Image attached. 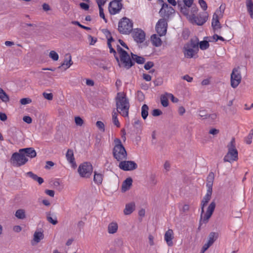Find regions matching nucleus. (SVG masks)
<instances>
[{
	"mask_svg": "<svg viewBox=\"0 0 253 253\" xmlns=\"http://www.w3.org/2000/svg\"><path fill=\"white\" fill-rule=\"evenodd\" d=\"M185 45L189 47L199 50V39L195 37L194 38L191 39L190 41L186 43Z\"/></svg>",
	"mask_w": 253,
	"mask_h": 253,
	"instance_id": "18",
	"label": "nucleus"
},
{
	"mask_svg": "<svg viewBox=\"0 0 253 253\" xmlns=\"http://www.w3.org/2000/svg\"><path fill=\"white\" fill-rule=\"evenodd\" d=\"M235 143V138H232L230 143L228 145V148H233V149H236Z\"/></svg>",
	"mask_w": 253,
	"mask_h": 253,
	"instance_id": "58",
	"label": "nucleus"
},
{
	"mask_svg": "<svg viewBox=\"0 0 253 253\" xmlns=\"http://www.w3.org/2000/svg\"><path fill=\"white\" fill-rule=\"evenodd\" d=\"M199 50L189 47L184 45L183 47V53L184 56L187 58H192L194 57L195 54L198 53Z\"/></svg>",
	"mask_w": 253,
	"mask_h": 253,
	"instance_id": "14",
	"label": "nucleus"
},
{
	"mask_svg": "<svg viewBox=\"0 0 253 253\" xmlns=\"http://www.w3.org/2000/svg\"><path fill=\"white\" fill-rule=\"evenodd\" d=\"M121 50H123V51H125L123 48H122L119 45H117V52H118V53L120 55V57H119L117 55V53L116 54H114V57L115 58V59L116 60L118 64V65L120 67H123L125 69V63H123V62L122 61V53H121Z\"/></svg>",
	"mask_w": 253,
	"mask_h": 253,
	"instance_id": "16",
	"label": "nucleus"
},
{
	"mask_svg": "<svg viewBox=\"0 0 253 253\" xmlns=\"http://www.w3.org/2000/svg\"><path fill=\"white\" fill-rule=\"evenodd\" d=\"M78 171L81 177L88 178L93 171L92 166L89 162H84L79 166Z\"/></svg>",
	"mask_w": 253,
	"mask_h": 253,
	"instance_id": "6",
	"label": "nucleus"
},
{
	"mask_svg": "<svg viewBox=\"0 0 253 253\" xmlns=\"http://www.w3.org/2000/svg\"><path fill=\"white\" fill-rule=\"evenodd\" d=\"M246 6L251 18L253 19V2L252 0H246Z\"/></svg>",
	"mask_w": 253,
	"mask_h": 253,
	"instance_id": "27",
	"label": "nucleus"
},
{
	"mask_svg": "<svg viewBox=\"0 0 253 253\" xmlns=\"http://www.w3.org/2000/svg\"><path fill=\"white\" fill-rule=\"evenodd\" d=\"M166 95H168L170 96V99L172 102L176 103L178 101V99L177 98L175 97L173 94L171 93H166Z\"/></svg>",
	"mask_w": 253,
	"mask_h": 253,
	"instance_id": "60",
	"label": "nucleus"
},
{
	"mask_svg": "<svg viewBox=\"0 0 253 253\" xmlns=\"http://www.w3.org/2000/svg\"><path fill=\"white\" fill-rule=\"evenodd\" d=\"M182 79L187 81L188 82L190 83L193 81V78L190 77L188 75H184L182 77Z\"/></svg>",
	"mask_w": 253,
	"mask_h": 253,
	"instance_id": "61",
	"label": "nucleus"
},
{
	"mask_svg": "<svg viewBox=\"0 0 253 253\" xmlns=\"http://www.w3.org/2000/svg\"><path fill=\"white\" fill-rule=\"evenodd\" d=\"M23 120L24 122L30 124L32 123V119L31 117L29 116H24L23 118Z\"/></svg>",
	"mask_w": 253,
	"mask_h": 253,
	"instance_id": "54",
	"label": "nucleus"
},
{
	"mask_svg": "<svg viewBox=\"0 0 253 253\" xmlns=\"http://www.w3.org/2000/svg\"><path fill=\"white\" fill-rule=\"evenodd\" d=\"M118 224L116 222H111L110 223L108 227V232L110 234H114L116 233L118 230Z\"/></svg>",
	"mask_w": 253,
	"mask_h": 253,
	"instance_id": "28",
	"label": "nucleus"
},
{
	"mask_svg": "<svg viewBox=\"0 0 253 253\" xmlns=\"http://www.w3.org/2000/svg\"><path fill=\"white\" fill-rule=\"evenodd\" d=\"M253 134L251 132L248 134L247 137L245 138V141L247 144H250L252 143V139L253 138Z\"/></svg>",
	"mask_w": 253,
	"mask_h": 253,
	"instance_id": "53",
	"label": "nucleus"
},
{
	"mask_svg": "<svg viewBox=\"0 0 253 253\" xmlns=\"http://www.w3.org/2000/svg\"><path fill=\"white\" fill-rule=\"evenodd\" d=\"M80 6L81 8L85 10H87L89 9V6L88 4L84 2H81L80 3Z\"/></svg>",
	"mask_w": 253,
	"mask_h": 253,
	"instance_id": "56",
	"label": "nucleus"
},
{
	"mask_svg": "<svg viewBox=\"0 0 253 253\" xmlns=\"http://www.w3.org/2000/svg\"><path fill=\"white\" fill-rule=\"evenodd\" d=\"M168 24L165 19H160L156 25V30L160 37L165 36L167 33Z\"/></svg>",
	"mask_w": 253,
	"mask_h": 253,
	"instance_id": "10",
	"label": "nucleus"
},
{
	"mask_svg": "<svg viewBox=\"0 0 253 253\" xmlns=\"http://www.w3.org/2000/svg\"><path fill=\"white\" fill-rule=\"evenodd\" d=\"M154 66V64L152 61H148L144 65V68L146 70H149Z\"/></svg>",
	"mask_w": 253,
	"mask_h": 253,
	"instance_id": "48",
	"label": "nucleus"
},
{
	"mask_svg": "<svg viewBox=\"0 0 253 253\" xmlns=\"http://www.w3.org/2000/svg\"><path fill=\"white\" fill-rule=\"evenodd\" d=\"M210 42H211L210 41ZM210 46L209 41L204 40L199 42V48H200L201 50H204L208 49Z\"/></svg>",
	"mask_w": 253,
	"mask_h": 253,
	"instance_id": "33",
	"label": "nucleus"
},
{
	"mask_svg": "<svg viewBox=\"0 0 253 253\" xmlns=\"http://www.w3.org/2000/svg\"><path fill=\"white\" fill-rule=\"evenodd\" d=\"M123 7V4L120 0H113L111 1L108 6V10L111 15L118 13Z\"/></svg>",
	"mask_w": 253,
	"mask_h": 253,
	"instance_id": "8",
	"label": "nucleus"
},
{
	"mask_svg": "<svg viewBox=\"0 0 253 253\" xmlns=\"http://www.w3.org/2000/svg\"><path fill=\"white\" fill-rule=\"evenodd\" d=\"M50 215V212H46L47 220L50 223L52 224L53 225H56L58 223V221L57 220L56 217H55L54 219H53Z\"/></svg>",
	"mask_w": 253,
	"mask_h": 253,
	"instance_id": "38",
	"label": "nucleus"
},
{
	"mask_svg": "<svg viewBox=\"0 0 253 253\" xmlns=\"http://www.w3.org/2000/svg\"><path fill=\"white\" fill-rule=\"evenodd\" d=\"M75 122L77 126H81L84 124V121L80 116H77L75 118Z\"/></svg>",
	"mask_w": 253,
	"mask_h": 253,
	"instance_id": "44",
	"label": "nucleus"
},
{
	"mask_svg": "<svg viewBox=\"0 0 253 253\" xmlns=\"http://www.w3.org/2000/svg\"><path fill=\"white\" fill-rule=\"evenodd\" d=\"M211 26L213 30L215 32V30L218 28H221V26L218 19V16L216 14L213 16L211 22Z\"/></svg>",
	"mask_w": 253,
	"mask_h": 253,
	"instance_id": "23",
	"label": "nucleus"
},
{
	"mask_svg": "<svg viewBox=\"0 0 253 253\" xmlns=\"http://www.w3.org/2000/svg\"><path fill=\"white\" fill-rule=\"evenodd\" d=\"M105 3V1H103L102 2H100V4H99L98 7H99V16L101 18H102L105 23H107L108 20L106 18L105 16V14L104 13V10L102 8V6L104 5Z\"/></svg>",
	"mask_w": 253,
	"mask_h": 253,
	"instance_id": "30",
	"label": "nucleus"
},
{
	"mask_svg": "<svg viewBox=\"0 0 253 253\" xmlns=\"http://www.w3.org/2000/svg\"><path fill=\"white\" fill-rule=\"evenodd\" d=\"M211 194H212V193H210V192L209 193V192H207V193H206V195L204 197L203 200H202V202H203L205 203L208 204L211 198Z\"/></svg>",
	"mask_w": 253,
	"mask_h": 253,
	"instance_id": "45",
	"label": "nucleus"
},
{
	"mask_svg": "<svg viewBox=\"0 0 253 253\" xmlns=\"http://www.w3.org/2000/svg\"><path fill=\"white\" fill-rule=\"evenodd\" d=\"M199 3L204 10H207L208 6L206 2L204 0H199Z\"/></svg>",
	"mask_w": 253,
	"mask_h": 253,
	"instance_id": "50",
	"label": "nucleus"
},
{
	"mask_svg": "<svg viewBox=\"0 0 253 253\" xmlns=\"http://www.w3.org/2000/svg\"><path fill=\"white\" fill-rule=\"evenodd\" d=\"M241 75L240 72L237 68H234L231 74V85L235 88H236L241 81Z\"/></svg>",
	"mask_w": 253,
	"mask_h": 253,
	"instance_id": "7",
	"label": "nucleus"
},
{
	"mask_svg": "<svg viewBox=\"0 0 253 253\" xmlns=\"http://www.w3.org/2000/svg\"><path fill=\"white\" fill-rule=\"evenodd\" d=\"M212 215L209 212H208V211H206V213L202 215V219L201 218V216L200 217V220L199 222V226L198 227V229H199L201 227V226L203 223H207L211 216Z\"/></svg>",
	"mask_w": 253,
	"mask_h": 253,
	"instance_id": "25",
	"label": "nucleus"
},
{
	"mask_svg": "<svg viewBox=\"0 0 253 253\" xmlns=\"http://www.w3.org/2000/svg\"><path fill=\"white\" fill-rule=\"evenodd\" d=\"M162 112L160 109H155L153 110L152 114L154 117H157L162 114Z\"/></svg>",
	"mask_w": 253,
	"mask_h": 253,
	"instance_id": "51",
	"label": "nucleus"
},
{
	"mask_svg": "<svg viewBox=\"0 0 253 253\" xmlns=\"http://www.w3.org/2000/svg\"><path fill=\"white\" fill-rule=\"evenodd\" d=\"M133 23L129 18L124 17L119 22L118 30L123 34H128L132 30Z\"/></svg>",
	"mask_w": 253,
	"mask_h": 253,
	"instance_id": "4",
	"label": "nucleus"
},
{
	"mask_svg": "<svg viewBox=\"0 0 253 253\" xmlns=\"http://www.w3.org/2000/svg\"><path fill=\"white\" fill-rule=\"evenodd\" d=\"M212 185H213V183L207 182V183H206V186L207 187V192H208L209 193L212 192Z\"/></svg>",
	"mask_w": 253,
	"mask_h": 253,
	"instance_id": "55",
	"label": "nucleus"
},
{
	"mask_svg": "<svg viewBox=\"0 0 253 253\" xmlns=\"http://www.w3.org/2000/svg\"><path fill=\"white\" fill-rule=\"evenodd\" d=\"M135 208V205L134 202L126 204L124 210V213L125 215H129L134 211Z\"/></svg>",
	"mask_w": 253,
	"mask_h": 253,
	"instance_id": "19",
	"label": "nucleus"
},
{
	"mask_svg": "<svg viewBox=\"0 0 253 253\" xmlns=\"http://www.w3.org/2000/svg\"><path fill=\"white\" fill-rule=\"evenodd\" d=\"M42 95L48 100H51L53 99V94L51 93L43 92Z\"/></svg>",
	"mask_w": 253,
	"mask_h": 253,
	"instance_id": "52",
	"label": "nucleus"
},
{
	"mask_svg": "<svg viewBox=\"0 0 253 253\" xmlns=\"http://www.w3.org/2000/svg\"><path fill=\"white\" fill-rule=\"evenodd\" d=\"M31 102L32 100L29 98H23L20 101V102L22 105H26L30 103Z\"/></svg>",
	"mask_w": 253,
	"mask_h": 253,
	"instance_id": "49",
	"label": "nucleus"
},
{
	"mask_svg": "<svg viewBox=\"0 0 253 253\" xmlns=\"http://www.w3.org/2000/svg\"><path fill=\"white\" fill-rule=\"evenodd\" d=\"M153 45L156 47H159L162 45L161 39L156 34H153L151 37Z\"/></svg>",
	"mask_w": 253,
	"mask_h": 253,
	"instance_id": "24",
	"label": "nucleus"
},
{
	"mask_svg": "<svg viewBox=\"0 0 253 253\" xmlns=\"http://www.w3.org/2000/svg\"><path fill=\"white\" fill-rule=\"evenodd\" d=\"M119 168L125 171H131L136 169L138 167L137 164L132 161H121L119 165Z\"/></svg>",
	"mask_w": 253,
	"mask_h": 253,
	"instance_id": "9",
	"label": "nucleus"
},
{
	"mask_svg": "<svg viewBox=\"0 0 253 253\" xmlns=\"http://www.w3.org/2000/svg\"><path fill=\"white\" fill-rule=\"evenodd\" d=\"M103 177V174L100 173H97L96 171H94L93 181L96 184L100 185L102 183Z\"/></svg>",
	"mask_w": 253,
	"mask_h": 253,
	"instance_id": "26",
	"label": "nucleus"
},
{
	"mask_svg": "<svg viewBox=\"0 0 253 253\" xmlns=\"http://www.w3.org/2000/svg\"><path fill=\"white\" fill-rule=\"evenodd\" d=\"M193 0H183V1H184V4L186 6H187L188 7H190L192 5L193 2Z\"/></svg>",
	"mask_w": 253,
	"mask_h": 253,
	"instance_id": "59",
	"label": "nucleus"
},
{
	"mask_svg": "<svg viewBox=\"0 0 253 253\" xmlns=\"http://www.w3.org/2000/svg\"><path fill=\"white\" fill-rule=\"evenodd\" d=\"M173 231L171 229H169L165 234V240L169 246L172 245V241Z\"/></svg>",
	"mask_w": 253,
	"mask_h": 253,
	"instance_id": "22",
	"label": "nucleus"
},
{
	"mask_svg": "<svg viewBox=\"0 0 253 253\" xmlns=\"http://www.w3.org/2000/svg\"><path fill=\"white\" fill-rule=\"evenodd\" d=\"M25 175L32 179H33L34 181H36L38 182L39 184H42L44 180L41 177L38 176L37 174L34 173L32 171H29L25 173Z\"/></svg>",
	"mask_w": 253,
	"mask_h": 253,
	"instance_id": "21",
	"label": "nucleus"
},
{
	"mask_svg": "<svg viewBox=\"0 0 253 253\" xmlns=\"http://www.w3.org/2000/svg\"><path fill=\"white\" fill-rule=\"evenodd\" d=\"M143 78L146 81H150L151 80V76L147 74H143Z\"/></svg>",
	"mask_w": 253,
	"mask_h": 253,
	"instance_id": "64",
	"label": "nucleus"
},
{
	"mask_svg": "<svg viewBox=\"0 0 253 253\" xmlns=\"http://www.w3.org/2000/svg\"><path fill=\"white\" fill-rule=\"evenodd\" d=\"M116 102L118 113L124 117H128L129 103L126 94L124 93L118 92L116 97Z\"/></svg>",
	"mask_w": 253,
	"mask_h": 253,
	"instance_id": "2",
	"label": "nucleus"
},
{
	"mask_svg": "<svg viewBox=\"0 0 253 253\" xmlns=\"http://www.w3.org/2000/svg\"><path fill=\"white\" fill-rule=\"evenodd\" d=\"M15 215L17 218L20 219H23L26 217L25 211L23 209L17 210Z\"/></svg>",
	"mask_w": 253,
	"mask_h": 253,
	"instance_id": "34",
	"label": "nucleus"
},
{
	"mask_svg": "<svg viewBox=\"0 0 253 253\" xmlns=\"http://www.w3.org/2000/svg\"><path fill=\"white\" fill-rule=\"evenodd\" d=\"M43 238V234L41 232H36L34 235V240L38 243Z\"/></svg>",
	"mask_w": 253,
	"mask_h": 253,
	"instance_id": "36",
	"label": "nucleus"
},
{
	"mask_svg": "<svg viewBox=\"0 0 253 253\" xmlns=\"http://www.w3.org/2000/svg\"><path fill=\"white\" fill-rule=\"evenodd\" d=\"M19 152H22L25 157H28L31 159L36 157L37 156L36 151L33 147L20 149Z\"/></svg>",
	"mask_w": 253,
	"mask_h": 253,
	"instance_id": "13",
	"label": "nucleus"
},
{
	"mask_svg": "<svg viewBox=\"0 0 253 253\" xmlns=\"http://www.w3.org/2000/svg\"><path fill=\"white\" fill-rule=\"evenodd\" d=\"M49 56L54 61H57L59 58L58 54L54 50H52L49 52Z\"/></svg>",
	"mask_w": 253,
	"mask_h": 253,
	"instance_id": "42",
	"label": "nucleus"
},
{
	"mask_svg": "<svg viewBox=\"0 0 253 253\" xmlns=\"http://www.w3.org/2000/svg\"><path fill=\"white\" fill-rule=\"evenodd\" d=\"M0 98L3 102H8L9 100L8 95L5 93L3 89L0 87Z\"/></svg>",
	"mask_w": 253,
	"mask_h": 253,
	"instance_id": "35",
	"label": "nucleus"
},
{
	"mask_svg": "<svg viewBox=\"0 0 253 253\" xmlns=\"http://www.w3.org/2000/svg\"><path fill=\"white\" fill-rule=\"evenodd\" d=\"M66 157L68 162L71 164L73 168L77 167L73 150L69 149L66 154Z\"/></svg>",
	"mask_w": 253,
	"mask_h": 253,
	"instance_id": "15",
	"label": "nucleus"
},
{
	"mask_svg": "<svg viewBox=\"0 0 253 253\" xmlns=\"http://www.w3.org/2000/svg\"><path fill=\"white\" fill-rule=\"evenodd\" d=\"M45 193L50 197H53L54 196V191L52 190H45Z\"/></svg>",
	"mask_w": 253,
	"mask_h": 253,
	"instance_id": "62",
	"label": "nucleus"
},
{
	"mask_svg": "<svg viewBox=\"0 0 253 253\" xmlns=\"http://www.w3.org/2000/svg\"><path fill=\"white\" fill-rule=\"evenodd\" d=\"M192 19L197 25L202 26L206 23L208 19V17L207 16H202L201 15L198 16L193 15Z\"/></svg>",
	"mask_w": 253,
	"mask_h": 253,
	"instance_id": "17",
	"label": "nucleus"
},
{
	"mask_svg": "<svg viewBox=\"0 0 253 253\" xmlns=\"http://www.w3.org/2000/svg\"><path fill=\"white\" fill-rule=\"evenodd\" d=\"M115 145L113 149V155L118 161L127 159V152L122 143L121 140L116 138L114 140Z\"/></svg>",
	"mask_w": 253,
	"mask_h": 253,
	"instance_id": "3",
	"label": "nucleus"
},
{
	"mask_svg": "<svg viewBox=\"0 0 253 253\" xmlns=\"http://www.w3.org/2000/svg\"><path fill=\"white\" fill-rule=\"evenodd\" d=\"M28 161V159L25 157L22 152H15L12 154L10 162L14 167H19L25 165Z\"/></svg>",
	"mask_w": 253,
	"mask_h": 253,
	"instance_id": "5",
	"label": "nucleus"
},
{
	"mask_svg": "<svg viewBox=\"0 0 253 253\" xmlns=\"http://www.w3.org/2000/svg\"><path fill=\"white\" fill-rule=\"evenodd\" d=\"M238 151L236 149L233 148H228L227 154L224 156L223 161L225 162H231L238 160Z\"/></svg>",
	"mask_w": 253,
	"mask_h": 253,
	"instance_id": "11",
	"label": "nucleus"
},
{
	"mask_svg": "<svg viewBox=\"0 0 253 253\" xmlns=\"http://www.w3.org/2000/svg\"><path fill=\"white\" fill-rule=\"evenodd\" d=\"M73 64V62L71 60V56L70 55H69V59L66 58L64 59L63 63H62L61 66L58 67V69L61 68L63 66L65 65L66 67L65 68V70L69 68Z\"/></svg>",
	"mask_w": 253,
	"mask_h": 253,
	"instance_id": "29",
	"label": "nucleus"
},
{
	"mask_svg": "<svg viewBox=\"0 0 253 253\" xmlns=\"http://www.w3.org/2000/svg\"><path fill=\"white\" fill-rule=\"evenodd\" d=\"M133 126L138 130H140L141 127V123L140 119H134L132 123Z\"/></svg>",
	"mask_w": 253,
	"mask_h": 253,
	"instance_id": "40",
	"label": "nucleus"
},
{
	"mask_svg": "<svg viewBox=\"0 0 253 253\" xmlns=\"http://www.w3.org/2000/svg\"><path fill=\"white\" fill-rule=\"evenodd\" d=\"M132 179L131 177L127 178L123 182L122 185V191L123 192H126L130 189V186L132 185Z\"/></svg>",
	"mask_w": 253,
	"mask_h": 253,
	"instance_id": "20",
	"label": "nucleus"
},
{
	"mask_svg": "<svg viewBox=\"0 0 253 253\" xmlns=\"http://www.w3.org/2000/svg\"><path fill=\"white\" fill-rule=\"evenodd\" d=\"M149 107L147 105L144 104L141 107V116L144 120H145L148 115Z\"/></svg>",
	"mask_w": 253,
	"mask_h": 253,
	"instance_id": "31",
	"label": "nucleus"
},
{
	"mask_svg": "<svg viewBox=\"0 0 253 253\" xmlns=\"http://www.w3.org/2000/svg\"><path fill=\"white\" fill-rule=\"evenodd\" d=\"M218 237V233L215 232H211L209 236L208 243L211 245L216 240Z\"/></svg>",
	"mask_w": 253,
	"mask_h": 253,
	"instance_id": "32",
	"label": "nucleus"
},
{
	"mask_svg": "<svg viewBox=\"0 0 253 253\" xmlns=\"http://www.w3.org/2000/svg\"><path fill=\"white\" fill-rule=\"evenodd\" d=\"M161 103L162 106L166 107L169 105V100L167 97L165 95H162L161 96Z\"/></svg>",
	"mask_w": 253,
	"mask_h": 253,
	"instance_id": "39",
	"label": "nucleus"
},
{
	"mask_svg": "<svg viewBox=\"0 0 253 253\" xmlns=\"http://www.w3.org/2000/svg\"><path fill=\"white\" fill-rule=\"evenodd\" d=\"M122 57L121 59L125 63V69L129 70L135 65V62L138 64H143L145 61V59L140 56L134 54L132 52L129 55L126 51L121 50Z\"/></svg>",
	"mask_w": 253,
	"mask_h": 253,
	"instance_id": "1",
	"label": "nucleus"
},
{
	"mask_svg": "<svg viewBox=\"0 0 253 253\" xmlns=\"http://www.w3.org/2000/svg\"><path fill=\"white\" fill-rule=\"evenodd\" d=\"M134 40L137 43H142L145 39V32L140 29H137L133 33Z\"/></svg>",
	"mask_w": 253,
	"mask_h": 253,
	"instance_id": "12",
	"label": "nucleus"
},
{
	"mask_svg": "<svg viewBox=\"0 0 253 253\" xmlns=\"http://www.w3.org/2000/svg\"><path fill=\"white\" fill-rule=\"evenodd\" d=\"M189 31L188 30H184L182 32V37L184 39H187L189 36Z\"/></svg>",
	"mask_w": 253,
	"mask_h": 253,
	"instance_id": "57",
	"label": "nucleus"
},
{
	"mask_svg": "<svg viewBox=\"0 0 253 253\" xmlns=\"http://www.w3.org/2000/svg\"><path fill=\"white\" fill-rule=\"evenodd\" d=\"M219 132V130L218 129H217L216 128H211L210 130L209 133L214 135L218 134Z\"/></svg>",
	"mask_w": 253,
	"mask_h": 253,
	"instance_id": "63",
	"label": "nucleus"
},
{
	"mask_svg": "<svg viewBox=\"0 0 253 253\" xmlns=\"http://www.w3.org/2000/svg\"><path fill=\"white\" fill-rule=\"evenodd\" d=\"M215 206H216V204H215V203L214 201H212L209 206L208 208V209H207V211H208V212H209L211 214H212L214 211V209H215Z\"/></svg>",
	"mask_w": 253,
	"mask_h": 253,
	"instance_id": "41",
	"label": "nucleus"
},
{
	"mask_svg": "<svg viewBox=\"0 0 253 253\" xmlns=\"http://www.w3.org/2000/svg\"><path fill=\"white\" fill-rule=\"evenodd\" d=\"M72 23L74 25L78 26L79 27H80V28H81L82 29H85L86 30H91L90 28L82 25L81 24H80V23L79 21H74L72 22Z\"/></svg>",
	"mask_w": 253,
	"mask_h": 253,
	"instance_id": "46",
	"label": "nucleus"
},
{
	"mask_svg": "<svg viewBox=\"0 0 253 253\" xmlns=\"http://www.w3.org/2000/svg\"><path fill=\"white\" fill-rule=\"evenodd\" d=\"M96 126L100 131L102 132L105 131V126L102 122L100 121H97Z\"/></svg>",
	"mask_w": 253,
	"mask_h": 253,
	"instance_id": "43",
	"label": "nucleus"
},
{
	"mask_svg": "<svg viewBox=\"0 0 253 253\" xmlns=\"http://www.w3.org/2000/svg\"><path fill=\"white\" fill-rule=\"evenodd\" d=\"M118 114L116 112H113L112 114V120L114 124L118 127H120V124L118 119Z\"/></svg>",
	"mask_w": 253,
	"mask_h": 253,
	"instance_id": "37",
	"label": "nucleus"
},
{
	"mask_svg": "<svg viewBox=\"0 0 253 253\" xmlns=\"http://www.w3.org/2000/svg\"><path fill=\"white\" fill-rule=\"evenodd\" d=\"M214 179V174L213 172H210L207 178V182L213 183Z\"/></svg>",
	"mask_w": 253,
	"mask_h": 253,
	"instance_id": "47",
	"label": "nucleus"
}]
</instances>
